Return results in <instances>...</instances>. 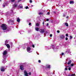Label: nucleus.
<instances>
[{"instance_id":"obj_1","label":"nucleus","mask_w":76,"mask_h":76,"mask_svg":"<svg viewBox=\"0 0 76 76\" xmlns=\"http://www.w3.org/2000/svg\"><path fill=\"white\" fill-rule=\"evenodd\" d=\"M1 27L2 28L3 30H6L7 29V27L6 26V25L4 24H3L1 25Z\"/></svg>"},{"instance_id":"obj_2","label":"nucleus","mask_w":76,"mask_h":76,"mask_svg":"<svg viewBox=\"0 0 76 76\" xmlns=\"http://www.w3.org/2000/svg\"><path fill=\"white\" fill-rule=\"evenodd\" d=\"M0 70L1 72H4L5 70V68L4 67L2 66L0 68Z\"/></svg>"},{"instance_id":"obj_3","label":"nucleus","mask_w":76,"mask_h":76,"mask_svg":"<svg viewBox=\"0 0 76 76\" xmlns=\"http://www.w3.org/2000/svg\"><path fill=\"white\" fill-rule=\"evenodd\" d=\"M24 67L23 65H21L20 66V69L21 70H24Z\"/></svg>"},{"instance_id":"obj_4","label":"nucleus","mask_w":76,"mask_h":76,"mask_svg":"<svg viewBox=\"0 0 76 76\" xmlns=\"http://www.w3.org/2000/svg\"><path fill=\"white\" fill-rule=\"evenodd\" d=\"M40 33H42L43 34H44V32H45V30H44V29H40Z\"/></svg>"},{"instance_id":"obj_5","label":"nucleus","mask_w":76,"mask_h":76,"mask_svg":"<svg viewBox=\"0 0 76 76\" xmlns=\"http://www.w3.org/2000/svg\"><path fill=\"white\" fill-rule=\"evenodd\" d=\"M64 37H65L64 36V34H62L60 36V38H61V39H64Z\"/></svg>"},{"instance_id":"obj_6","label":"nucleus","mask_w":76,"mask_h":76,"mask_svg":"<svg viewBox=\"0 0 76 76\" xmlns=\"http://www.w3.org/2000/svg\"><path fill=\"white\" fill-rule=\"evenodd\" d=\"M7 52L6 51H4L3 53V56H5L7 54Z\"/></svg>"},{"instance_id":"obj_7","label":"nucleus","mask_w":76,"mask_h":76,"mask_svg":"<svg viewBox=\"0 0 76 76\" xmlns=\"http://www.w3.org/2000/svg\"><path fill=\"white\" fill-rule=\"evenodd\" d=\"M5 45H6V46H7V48H10V45H9V44H6V43L5 44Z\"/></svg>"},{"instance_id":"obj_8","label":"nucleus","mask_w":76,"mask_h":76,"mask_svg":"<svg viewBox=\"0 0 76 76\" xmlns=\"http://www.w3.org/2000/svg\"><path fill=\"white\" fill-rule=\"evenodd\" d=\"M30 50H31V48L28 47L27 48V50L28 51V53H30V52H29Z\"/></svg>"},{"instance_id":"obj_9","label":"nucleus","mask_w":76,"mask_h":76,"mask_svg":"<svg viewBox=\"0 0 76 76\" xmlns=\"http://www.w3.org/2000/svg\"><path fill=\"white\" fill-rule=\"evenodd\" d=\"M72 63V61L71 60H70L69 61L68 63H67V64L69 65L70 64Z\"/></svg>"},{"instance_id":"obj_10","label":"nucleus","mask_w":76,"mask_h":76,"mask_svg":"<svg viewBox=\"0 0 76 76\" xmlns=\"http://www.w3.org/2000/svg\"><path fill=\"white\" fill-rule=\"evenodd\" d=\"M7 6V3H4L3 5V7H4L5 6Z\"/></svg>"},{"instance_id":"obj_11","label":"nucleus","mask_w":76,"mask_h":76,"mask_svg":"<svg viewBox=\"0 0 76 76\" xmlns=\"http://www.w3.org/2000/svg\"><path fill=\"white\" fill-rule=\"evenodd\" d=\"M14 7H16L18 6V4H14Z\"/></svg>"},{"instance_id":"obj_12","label":"nucleus","mask_w":76,"mask_h":76,"mask_svg":"<svg viewBox=\"0 0 76 76\" xmlns=\"http://www.w3.org/2000/svg\"><path fill=\"white\" fill-rule=\"evenodd\" d=\"M65 25L66 26H69V24H68V23H65Z\"/></svg>"},{"instance_id":"obj_13","label":"nucleus","mask_w":76,"mask_h":76,"mask_svg":"<svg viewBox=\"0 0 76 76\" xmlns=\"http://www.w3.org/2000/svg\"><path fill=\"white\" fill-rule=\"evenodd\" d=\"M20 19H19V18H18L17 20V21L18 22H20Z\"/></svg>"},{"instance_id":"obj_14","label":"nucleus","mask_w":76,"mask_h":76,"mask_svg":"<svg viewBox=\"0 0 76 76\" xmlns=\"http://www.w3.org/2000/svg\"><path fill=\"white\" fill-rule=\"evenodd\" d=\"M69 3L70 4H72V3H73V4H74V1H70Z\"/></svg>"},{"instance_id":"obj_15","label":"nucleus","mask_w":76,"mask_h":76,"mask_svg":"<svg viewBox=\"0 0 76 76\" xmlns=\"http://www.w3.org/2000/svg\"><path fill=\"white\" fill-rule=\"evenodd\" d=\"M39 15H43V13L42 12H39Z\"/></svg>"},{"instance_id":"obj_16","label":"nucleus","mask_w":76,"mask_h":76,"mask_svg":"<svg viewBox=\"0 0 76 76\" xmlns=\"http://www.w3.org/2000/svg\"><path fill=\"white\" fill-rule=\"evenodd\" d=\"M35 29L37 31H39V28H36Z\"/></svg>"},{"instance_id":"obj_17","label":"nucleus","mask_w":76,"mask_h":76,"mask_svg":"<svg viewBox=\"0 0 76 76\" xmlns=\"http://www.w3.org/2000/svg\"><path fill=\"white\" fill-rule=\"evenodd\" d=\"M10 44L12 47H13V43L12 42H10Z\"/></svg>"},{"instance_id":"obj_18","label":"nucleus","mask_w":76,"mask_h":76,"mask_svg":"<svg viewBox=\"0 0 76 76\" xmlns=\"http://www.w3.org/2000/svg\"><path fill=\"white\" fill-rule=\"evenodd\" d=\"M47 66V68H50V65H48Z\"/></svg>"},{"instance_id":"obj_19","label":"nucleus","mask_w":76,"mask_h":76,"mask_svg":"<svg viewBox=\"0 0 76 76\" xmlns=\"http://www.w3.org/2000/svg\"><path fill=\"white\" fill-rule=\"evenodd\" d=\"M75 74H73L71 75V76H75Z\"/></svg>"},{"instance_id":"obj_20","label":"nucleus","mask_w":76,"mask_h":76,"mask_svg":"<svg viewBox=\"0 0 76 76\" xmlns=\"http://www.w3.org/2000/svg\"><path fill=\"white\" fill-rule=\"evenodd\" d=\"M36 26H39V23H37L36 24Z\"/></svg>"},{"instance_id":"obj_21","label":"nucleus","mask_w":76,"mask_h":76,"mask_svg":"<svg viewBox=\"0 0 76 76\" xmlns=\"http://www.w3.org/2000/svg\"><path fill=\"white\" fill-rule=\"evenodd\" d=\"M25 9H28V6H27L26 7H25Z\"/></svg>"},{"instance_id":"obj_22","label":"nucleus","mask_w":76,"mask_h":76,"mask_svg":"<svg viewBox=\"0 0 76 76\" xmlns=\"http://www.w3.org/2000/svg\"><path fill=\"white\" fill-rule=\"evenodd\" d=\"M5 44H6L7 43H8V41L7 40H6L5 42Z\"/></svg>"},{"instance_id":"obj_23","label":"nucleus","mask_w":76,"mask_h":76,"mask_svg":"<svg viewBox=\"0 0 76 76\" xmlns=\"http://www.w3.org/2000/svg\"><path fill=\"white\" fill-rule=\"evenodd\" d=\"M50 12H48L47 13V15H50Z\"/></svg>"},{"instance_id":"obj_24","label":"nucleus","mask_w":76,"mask_h":76,"mask_svg":"<svg viewBox=\"0 0 76 76\" xmlns=\"http://www.w3.org/2000/svg\"><path fill=\"white\" fill-rule=\"evenodd\" d=\"M65 39L66 40V41H67V40H68V38L66 37L65 38Z\"/></svg>"},{"instance_id":"obj_25","label":"nucleus","mask_w":76,"mask_h":76,"mask_svg":"<svg viewBox=\"0 0 76 76\" xmlns=\"http://www.w3.org/2000/svg\"><path fill=\"white\" fill-rule=\"evenodd\" d=\"M71 66H74V64H71Z\"/></svg>"},{"instance_id":"obj_26","label":"nucleus","mask_w":76,"mask_h":76,"mask_svg":"<svg viewBox=\"0 0 76 76\" xmlns=\"http://www.w3.org/2000/svg\"><path fill=\"white\" fill-rule=\"evenodd\" d=\"M15 0H11L12 2H14V1H15Z\"/></svg>"},{"instance_id":"obj_27","label":"nucleus","mask_w":76,"mask_h":76,"mask_svg":"<svg viewBox=\"0 0 76 76\" xmlns=\"http://www.w3.org/2000/svg\"><path fill=\"white\" fill-rule=\"evenodd\" d=\"M69 36V34H66V37H68V36Z\"/></svg>"},{"instance_id":"obj_28","label":"nucleus","mask_w":76,"mask_h":76,"mask_svg":"<svg viewBox=\"0 0 76 76\" xmlns=\"http://www.w3.org/2000/svg\"><path fill=\"white\" fill-rule=\"evenodd\" d=\"M68 70H71V68L70 67L68 68Z\"/></svg>"},{"instance_id":"obj_29","label":"nucleus","mask_w":76,"mask_h":76,"mask_svg":"<svg viewBox=\"0 0 76 76\" xmlns=\"http://www.w3.org/2000/svg\"><path fill=\"white\" fill-rule=\"evenodd\" d=\"M32 47L33 48H34L35 47V46L34 45H32Z\"/></svg>"},{"instance_id":"obj_30","label":"nucleus","mask_w":76,"mask_h":76,"mask_svg":"<svg viewBox=\"0 0 76 76\" xmlns=\"http://www.w3.org/2000/svg\"><path fill=\"white\" fill-rule=\"evenodd\" d=\"M28 75H31V72H29L28 73Z\"/></svg>"},{"instance_id":"obj_31","label":"nucleus","mask_w":76,"mask_h":76,"mask_svg":"<svg viewBox=\"0 0 76 76\" xmlns=\"http://www.w3.org/2000/svg\"><path fill=\"white\" fill-rule=\"evenodd\" d=\"M20 9H22V8H23V6H20Z\"/></svg>"},{"instance_id":"obj_32","label":"nucleus","mask_w":76,"mask_h":76,"mask_svg":"<svg viewBox=\"0 0 76 76\" xmlns=\"http://www.w3.org/2000/svg\"><path fill=\"white\" fill-rule=\"evenodd\" d=\"M28 25H29L30 26H31V23H29Z\"/></svg>"},{"instance_id":"obj_33","label":"nucleus","mask_w":76,"mask_h":76,"mask_svg":"<svg viewBox=\"0 0 76 76\" xmlns=\"http://www.w3.org/2000/svg\"><path fill=\"white\" fill-rule=\"evenodd\" d=\"M72 36H70V39H72Z\"/></svg>"},{"instance_id":"obj_34","label":"nucleus","mask_w":76,"mask_h":76,"mask_svg":"<svg viewBox=\"0 0 76 76\" xmlns=\"http://www.w3.org/2000/svg\"><path fill=\"white\" fill-rule=\"evenodd\" d=\"M38 62L39 63H41V60H39L38 61Z\"/></svg>"},{"instance_id":"obj_35","label":"nucleus","mask_w":76,"mask_h":76,"mask_svg":"<svg viewBox=\"0 0 76 76\" xmlns=\"http://www.w3.org/2000/svg\"><path fill=\"white\" fill-rule=\"evenodd\" d=\"M30 3H32V0H30Z\"/></svg>"},{"instance_id":"obj_36","label":"nucleus","mask_w":76,"mask_h":76,"mask_svg":"<svg viewBox=\"0 0 76 76\" xmlns=\"http://www.w3.org/2000/svg\"><path fill=\"white\" fill-rule=\"evenodd\" d=\"M52 35H52V34H50V37H52Z\"/></svg>"},{"instance_id":"obj_37","label":"nucleus","mask_w":76,"mask_h":76,"mask_svg":"<svg viewBox=\"0 0 76 76\" xmlns=\"http://www.w3.org/2000/svg\"><path fill=\"white\" fill-rule=\"evenodd\" d=\"M57 32H58V33H60V31H59V30H58L57 31Z\"/></svg>"},{"instance_id":"obj_38","label":"nucleus","mask_w":76,"mask_h":76,"mask_svg":"<svg viewBox=\"0 0 76 76\" xmlns=\"http://www.w3.org/2000/svg\"><path fill=\"white\" fill-rule=\"evenodd\" d=\"M61 54H62V56H63V55H64V53H61Z\"/></svg>"},{"instance_id":"obj_39","label":"nucleus","mask_w":76,"mask_h":76,"mask_svg":"<svg viewBox=\"0 0 76 76\" xmlns=\"http://www.w3.org/2000/svg\"><path fill=\"white\" fill-rule=\"evenodd\" d=\"M63 16L64 17H65V16H66V15H65L64 14L63 15Z\"/></svg>"},{"instance_id":"obj_40","label":"nucleus","mask_w":76,"mask_h":76,"mask_svg":"<svg viewBox=\"0 0 76 76\" xmlns=\"http://www.w3.org/2000/svg\"><path fill=\"white\" fill-rule=\"evenodd\" d=\"M65 70H67V68H66L65 69Z\"/></svg>"},{"instance_id":"obj_41","label":"nucleus","mask_w":76,"mask_h":76,"mask_svg":"<svg viewBox=\"0 0 76 76\" xmlns=\"http://www.w3.org/2000/svg\"><path fill=\"white\" fill-rule=\"evenodd\" d=\"M66 19H68V18H69V16H67L66 17Z\"/></svg>"},{"instance_id":"obj_42","label":"nucleus","mask_w":76,"mask_h":76,"mask_svg":"<svg viewBox=\"0 0 76 76\" xmlns=\"http://www.w3.org/2000/svg\"><path fill=\"white\" fill-rule=\"evenodd\" d=\"M46 20L47 21H48V20H49V19H46Z\"/></svg>"},{"instance_id":"obj_43","label":"nucleus","mask_w":76,"mask_h":76,"mask_svg":"<svg viewBox=\"0 0 76 76\" xmlns=\"http://www.w3.org/2000/svg\"><path fill=\"white\" fill-rule=\"evenodd\" d=\"M43 25H44V21H43Z\"/></svg>"},{"instance_id":"obj_44","label":"nucleus","mask_w":76,"mask_h":76,"mask_svg":"<svg viewBox=\"0 0 76 76\" xmlns=\"http://www.w3.org/2000/svg\"><path fill=\"white\" fill-rule=\"evenodd\" d=\"M53 13H55V14H56V12H53Z\"/></svg>"},{"instance_id":"obj_45","label":"nucleus","mask_w":76,"mask_h":76,"mask_svg":"<svg viewBox=\"0 0 76 76\" xmlns=\"http://www.w3.org/2000/svg\"><path fill=\"white\" fill-rule=\"evenodd\" d=\"M48 25H49V24H48V23H47V26H48Z\"/></svg>"},{"instance_id":"obj_46","label":"nucleus","mask_w":76,"mask_h":76,"mask_svg":"<svg viewBox=\"0 0 76 76\" xmlns=\"http://www.w3.org/2000/svg\"><path fill=\"white\" fill-rule=\"evenodd\" d=\"M20 1V0H19L18 1V2H19Z\"/></svg>"},{"instance_id":"obj_47","label":"nucleus","mask_w":76,"mask_h":76,"mask_svg":"<svg viewBox=\"0 0 76 76\" xmlns=\"http://www.w3.org/2000/svg\"><path fill=\"white\" fill-rule=\"evenodd\" d=\"M33 6H34V5H31V7H33Z\"/></svg>"},{"instance_id":"obj_48","label":"nucleus","mask_w":76,"mask_h":76,"mask_svg":"<svg viewBox=\"0 0 76 76\" xmlns=\"http://www.w3.org/2000/svg\"><path fill=\"white\" fill-rule=\"evenodd\" d=\"M12 22H14V21L12 20Z\"/></svg>"},{"instance_id":"obj_49","label":"nucleus","mask_w":76,"mask_h":76,"mask_svg":"<svg viewBox=\"0 0 76 76\" xmlns=\"http://www.w3.org/2000/svg\"><path fill=\"white\" fill-rule=\"evenodd\" d=\"M65 64H67V62H66L65 63Z\"/></svg>"},{"instance_id":"obj_50","label":"nucleus","mask_w":76,"mask_h":76,"mask_svg":"<svg viewBox=\"0 0 76 76\" xmlns=\"http://www.w3.org/2000/svg\"><path fill=\"white\" fill-rule=\"evenodd\" d=\"M69 67V66H66V67Z\"/></svg>"},{"instance_id":"obj_51","label":"nucleus","mask_w":76,"mask_h":76,"mask_svg":"<svg viewBox=\"0 0 76 76\" xmlns=\"http://www.w3.org/2000/svg\"><path fill=\"white\" fill-rule=\"evenodd\" d=\"M1 1V0H0V1Z\"/></svg>"}]
</instances>
